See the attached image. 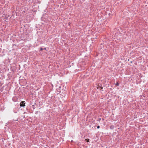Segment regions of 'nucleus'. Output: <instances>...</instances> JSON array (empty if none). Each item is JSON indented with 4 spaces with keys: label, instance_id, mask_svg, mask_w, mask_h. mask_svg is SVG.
Returning <instances> with one entry per match:
<instances>
[{
    "label": "nucleus",
    "instance_id": "nucleus-2",
    "mask_svg": "<svg viewBox=\"0 0 148 148\" xmlns=\"http://www.w3.org/2000/svg\"><path fill=\"white\" fill-rule=\"evenodd\" d=\"M114 127H115V126L114 125H111V126H110V128L111 129V130H113V129L114 128Z\"/></svg>",
    "mask_w": 148,
    "mask_h": 148
},
{
    "label": "nucleus",
    "instance_id": "nucleus-12",
    "mask_svg": "<svg viewBox=\"0 0 148 148\" xmlns=\"http://www.w3.org/2000/svg\"><path fill=\"white\" fill-rule=\"evenodd\" d=\"M110 15V13H109V14H108V15H109V16Z\"/></svg>",
    "mask_w": 148,
    "mask_h": 148
},
{
    "label": "nucleus",
    "instance_id": "nucleus-3",
    "mask_svg": "<svg viewBox=\"0 0 148 148\" xmlns=\"http://www.w3.org/2000/svg\"><path fill=\"white\" fill-rule=\"evenodd\" d=\"M89 139H86L85 140L87 142H89Z\"/></svg>",
    "mask_w": 148,
    "mask_h": 148
},
{
    "label": "nucleus",
    "instance_id": "nucleus-10",
    "mask_svg": "<svg viewBox=\"0 0 148 148\" xmlns=\"http://www.w3.org/2000/svg\"><path fill=\"white\" fill-rule=\"evenodd\" d=\"M38 113V111H36V112H35V113H36V114H37V113Z\"/></svg>",
    "mask_w": 148,
    "mask_h": 148
},
{
    "label": "nucleus",
    "instance_id": "nucleus-5",
    "mask_svg": "<svg viewBox=\"0 0 148 148\" xmlns=\"http://www.w3.org/2000/svg\"><path fill=\"white\" fill-rule=\"evenodd\" d=\"M116 84V85L117 86H118L119 85V83L118 82H117V83H116V84Z\"/></svg>",
    "mask_w": 148,
    "mask_h": 148
},
{
    "label": "nucleus",
    "instance_id": "nucleus-13",
    "mask_svg": "<svg viewBox=\"0 0 148 148\" xmlns=\"http://www.w3.org/2000/svg\"><path fill=\"white\" fill-rule=\"evenodd\" d=\"M103 87H101V89H103Z\"/></svg>",
    "mask_w": 148,
    "mask_h": 148
},
{
    "label": "nucleus",
    "instance_id": "nucleus-11",
    "mask_svg": "<svg viewBox=\"0 0 148 148\" xmlns=\"http://www.w3.org/2000/svg\"><path fill=\"white\" fill-rule=\"evenodd\" d=\"M43 49L46 50V48H44Z\"/></svg>",
    "mask_w": 148,
    "mask_h": 148
},
{
    "label": "nucleus",
    "instance_id": "nucleus-7",
    "mask_svg": "<svg viewBox=\"0 0 148 148\" xmlns=\"http://www.w3.org/2000/svg\"><path fill=\"white\" fill-rule=\"evenodd\" d=\"M34 106H35V105H32L33 108V109H35V108L34 107Z\"/></svg>",
    "mask_w": 148,
    "mask_h": 148
},
{
    "label": "nucleus",
    "instance_id": "nucleus-8",
    "mask_svg": "<svg viewBox=\"0 0 148 148\" xmlns=\"http://www.w3.org/2000/svg\"><path fill=\"white\" fill-rule=\"evenodd\" d=\"M13 120L14 121H18V119H17L16 120V119H13Z\"/></svg>",
    "mask_w": 148,
    "mask_h": 148
},
{
    "label": "nucleus",
    "instance_id": "nucleus-1",
    "mask_svg": "<svg viewBox=\"0 0 148 148\" xmlns=\"http://www.w3.org/2000/svg\"><path fill=\"white\" fill-rule=\"evenodd\" d=\"M25 101H21L20 104V106L24 107L25 106Z\"/></svg>",
    "mask_w": 148,
    "mask_h": 148
},
{
    "label": "nucleus",
    "instance_id": "nucleus-4",
    "mask_svg": "<svg viewBox=\"0 0 148 148\" xmlns=\"http://www.w3.org/2000/svg\"><path fill=\"white\" fill-rule=\"evenodd\" d=\"M43 50V49L42 48V47H40V50H39V51H42Z\"/></svg>",
    "mask_w": 148,
    "mask_h": 148
},
{
    "label": "nucleus",
    "instance_id": "nucleus-6",
    "mask_svg": "<svg viewBox=\"0 0 148 148\" xmlns=\"http://www.w3.org/2000/svg\"><path fill=\"white\" fill-rule=\"evenodd\" d=\"M101 119L100 118H99L97 120V121H101Z\"/></svg>",
    "mask_w": 148,
    "mask_h": 148
},
{
    "label": "nucleus",
    "instance_id": "nucleus-9",
    "mask_svg": "<svg viewBox=\"0 0 148 148\" xmlns=\"http://www.w3.org/2000/svg\"><path fill=\"white\" fill-rule=\"evenodd\" d=\"M97 129H99L100 128V126L99 125H98L97 127Z\"/></svg>",
    "mask_w": 148,
    "mask_h": 148
},
{
    "label": "nucleus",
    "instance_id": "nucleus-14",
    "mask_svg": "<svg viewBox=\"0 0 148 148\" xmlns=\"http://www.w3.org/2000/svg\"><path fill=\"white\" fill-rule=\"evenodd\" d=\"M104 120V119H102V120Z\"/></svg>",
    "mask_w": 148,
    "mask_h": 148
}]
</instances>
